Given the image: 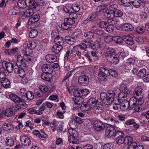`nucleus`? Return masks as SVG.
Segmentation results:
<instances>
[{
	"label": "nucleus",
	"instance_id": "1",
	"mask_svg": "<svg viewBox=\"0 0 149 149\" xmlns=\"http://www.w3.org/2000/svg\"><path fill=\"white\" fill-rule=\"evenodd\" d=\"M68 132L70 134V135L68 136L69 142L73 144L79 143V140L76 138L78 135L77 132L72 127L68 129Z\"/></svg>",
	"mask_w": 149,
	"mask_h": 149
},
{
	"label": "nucleus",
	"instance_id": "2",
	"mask_svg": "<svg viewBox=\"0 0 149 149\" xmlns=\"http://www.w3.org/2000/svg\"><path fill=\"white\" fill-rule=\"evenodd\" d=\"M100 96L101 100L105 104L110 105L114 101V100L108 95L107 93L102 92L100 94Z\"/></svg>",
	"mask_w": 149,
	"mask_h": 149
},
{
	"label": "nucleus",
	"instance_id": "3",
	"mask_svg": "<svg viewBox=\"0 0 149 149\" xmlns=\"http://www.w3.org/2000/svg\"><path fill=\"white\" fill-rule=\"evenodd\" d=\"M115 139L116 143L118 144H121L124 143L125 141L124 135L121 131H117L115 134Z\"/></svg>",
	"mask_w": 149,
	"mask_h": 149
},
{
	"label": "nucleus",
	"instance_id": "4",
	"mask_svg": "<svg viewBox=\"0 0 149 149\" xmlns=\"http://www.w3.org/2000/svg\"><path fill=\"white\" fill-rule=\"evenodd\" d=\"M74 20L71 18H65L64 19V23L61 24V26L63 29L67 30L70 29L72 25L74 23Z\"/></svg>",
	"mask_w": 149,
	"mask_h": 149
},
{
	"label": "nucleus",
	"instance_id": "5",
	"mask_svg": "<svg viewBox=\"0 0 149 149\" xmlns=\"http://www.w3.org/2000/svg\"><path fill=\"white\" fill-rule=\"evenodd\" d=\"M93 126L94 129L97 131H101L104 128V125L103 123L98 120H93Z\"/></svg>",
	"mask_w": 149,
	"mask_h": 149
},
{
	"label": "nucleus",
	"instance_id": "6",
	"mask_svg": "<svg viewBox=\"0 0 149 149\" xmlns=\"http://www.w3.org/2000/svg\"><path fill=\"white\" fill-rule=\"evenodd\" d=\"M116 132V130L113 127H109L106 128L105 131V135L108 138H110L114 136L115 137Z\"/></svg>",
	"mask_w": 149,
	"mask_h": 149
},
{
	"label": "nucleus",
	"instance_id": "7",
	"mask_svg": "<svg viewBox=\"0 0 149 149\" xmlns=\"http://www.w3.org/2000/svg\"><path fill=\"white\" fill-rule=\"evenodd\" d=\"M78 81L82 86H85L89 83V79L88 76L83 75L79 77Z\"/></svg>",
	"mask_w": 149,
	"mask_h": 149
},
{
	"label": "nucleus",
	"instance_id": "8",
	"mask_svg": "<svg viewBox=\"0 0 149 149\" xmlns=\"http://www.w3.org/2000/svg\"><path fill=\"white\" fill-rule=\"evenodd\" d=\"M16 63L17 65L21 67L22 68H25L26 66V61L24 59L23 57L20 55H18L17 56Z\"/></svg>",
	"mask_w": 149,
	"mask_h": 149
},
{
	"label": "nucleus",
	"instance_id": "9",
	"mask_svg": "<svg viewBox=\"0 0 149 149\" xmlns=\"http://www.w3.org/2000/svg\"><path fill=\"white\" fill-rule=\"evenodd\" d=\"M2 65L3 68H5L7 71L9 73H11L13 70L14 65L13 63L5 61L2 62Z\"/></svg>",
	"mask_w": 149,
	"mask_h": 149
},
{
	"label": "nucleus",
	"instance_id": "10",
	"mask_svg": "<svg viewBox=\"0 0 149 149\" xmlns=\"http://www.w3.org/2000/svg\"><path fill=\"white\" fill-rule=\"evenodd\" d=\"M20 139L22 144L26 146H29L31 144L29 138L25 135H22L20 137Z\"/></svg>",
	"mask_w": 149,
	"mask_h": 149
},
{
	"label": "nucleus",
	"instance_id": "11",
	"mask_svg": "<svg viewBox=\"0 0 149 149\" xmlns=\"http://www.w3.org/2000/svg\"><path fill=\"white\" fill-rule=\"evenodd\" d=\"M96 99L94 98H92L89 99L87 102V104L85 105V107L89 110L95 106L96 102Z\"/></svg>",
	"mask_w": 149,
	"mask_h": 149
},
{
	"label": "nucleus",
	"instance_id": "12",
	"mask_svg": "<svg viewBox=\"0 0 149 149\" xmlns=\"http://www.w3.org/2000/svg\"><path fill=\"white\" fill-rule=\"evenodd\" d=\"M123 40L127 44L132 45L134 44V41L131 35L124 36H123Z\"/></svg>",
	"mask_w": 149,
	"mask_h": 149
},
{
	"label": "nucleus",
	"instance_id": "13",
	"mask_svg": "<svg viewBox=\"0 0 149 149\" xmlns=\"http://www.w3.org/2000/svg\"><path fill=\"white\" fill-rule=\"evenodd\" d=\"M16 107L12 106L11 108L6 109L5 111V115L8 117H10L14 115L16 110Z\"/></svg>",
	"mask_w": 149,
	"mask_h": 149
},
{
	"label": "nucleus",
	"instance_id": "14",
	"mask_svg": "<svg viewBox=\"0 0 149 149\" xmlns=\"http://www.w3.org/2000/svg\"><path fill=\"white\" fill-rule=\"evenodd\" d=\"M42 70L44 72L52 73L53 72L52 65L44 64L42 67Z\"/></svg>",
	"mask_w": 149,
	"mask_h": 149
},
{
	"label": "nucleus",
	"instance_id": "15",
	"mask_svg": "<svg viewBox=\"0 0 149 149\" xmlns=\"http://www.w3.org/2000/svg\"><path fill=\"white\" fill-rule=\"evenodd\" d=\"M46 61L49 63H53L57 60V57L53 54H48L45 57Z\"/></svg>",
	"mask_w": 149,
	"mask_h": 149
},
{
	"label": "nucleus",
	"instance_id": "16",
	"mask_svg": "<svg viewBox=\"0 0 149 149\" xmlns=\"http://www.w3.org/2000/svg\"><path fill=\"white\" fill-rule=\"evenodd\" d=\"M107 60L112 63L114 64H117L119 62L118 58L117 56L115 54L111 55L107 57Z\"/></svg>",
	"mask_w": 149,
	"mask_h": 149
},
{
	"label": "nucleus",
	"instance_id": "17",
	"mask_svg": "<svg viewBox=\"0 0 149 149\" xmlns=\"http://www.w3.org/2000/svg\"><path fill=\"white\" fill-rule=\"evenodd\" d=\"M121 28L123 30L126 31H131L134 29V27L132 25L128 23L123 24L122 25Z\"/></svg>",
	"mask_w": 149,
	"mask_h": 149
},
{
	"label": "nucleus",
	"instance_id": "18",
	"mask_svg": "<svg viewBox=\"0 0 149 149\" xmlns=\"http://www.w3.org/2000/svg\"><path fill=\"white\" fill-rule=\"evenodd\" d=\"M103 118L107 124L112 126L115 125V120L111 117L105 116Z\"/></svg>",
	"mask_w": 149,
	"mask_h": 149
},
{
	"label": "nucleus",
	"instance_id": "19",
	"mask_svg": "<svg viewBox=\"0 0 149 149\" xmlns=\"http://www.w3.org/2000/svg\"><path fill=\"white\" fill-rule=\"evenodd\" d=\"M40 17L39 15H35L30 17L28 21V24L31 25L39 20Z\"/></svg>",
	"mask_w": 149,
	"mask_h": 149
},
{
	"label": "nucleus",
	"instance_id": "20",
	"mask_svg": "<svg viewBox=\"0 0 149 149\" xmlns=\"http://www.w3.org/2000/svg\"><path fill=\"white\" fill-rule=\"evenodd\" d=\"M130 110L134 109V107L137 104V101L135 97H132L129 101Z\"/></svg>",
	"mask_w": 149,
	"mask_h": 149
},
{
	"label": "nucleus",
	"instance_id": "21",
	"mask_svg": "<svg viewBox=\"0 0 149 149\" xmlns=\"http://www.w3.org/2000/svg\"><path fill=\"white\" fill-rule=\"evenodd\" d=\"M62 48L63 47L61 44H57L53 46L52 50L54 53L57 54L59 53Z\"/></svg>",
	"mask_w": 149,
	"mask_h": 149
},
{
	"label": "nucleus",
	"instance_id": "22",
	"mask_svg": "<svg viewBox=\"0 0 149 149\" xmlns=\"http://www.w3.org/2000/svg\"><path fill=\"white\" fill-rule=\"evenodd\" d=\"M125 123L127 125H132L133 127L136 129L139 127V125L136 123L134 119H130L126 121Z\"/></svg>",
	"mask_w": 149,
	"mask_h": 149
},
{
	"label": "nucleus",
	"instance_id": "23",
	"mask_svg": "<svg viewBox=\"0 0 149 149\" xmlns=\"http://www.w3.org/2000/svg\"><path fill=\"white\" fill-rule=\"evenodd\" d=\"M120 108L123 110L128 109L130 110L129 101L126 100L123 101L120 103Z\"/></svg>",
	"mask_w": 149,
	"mask_h": 149
},
{
	"label": "nucleus",
	"instance_id": "24",
	"mask_svg": "<svg viewBox=\"0 0 149 149\" xmlns=\"http://www.w3.org/2000/svg\"><path fill=\"white\" fill-rule=\"evenodd\" d=\"M10 99L15 103H19L20 97L14 94L11 93L9 95Z\"/></svg>",
	"mask_w": 149,
	"mask_h": 149
},
{
	"label": "nucleus",
	"instance_id": "25",
	"mask_svg": "<svg viewBox=\"0 0 149 149\" xmlns=\"http://www.w3.org/2000/svg\"><path fill=\"white\" fill-rule=\"evenodd\" d=\"M41 77L42 79L44 80L50 81L52 77V73L44 72L41 75Z\"/></svg>",
	"mask_w": 149,
	"mask_h": 149
},
{
	"label": "nucleus",
	"instance_id": "26",
	"mask_svg": "<svg viewBox=\"0 0 149 149\" xmlns=\"http://www.w3.org/2000/svg\"><path fill=\"white\" fill-rule=\"evenodd\" d=\"M2 127L3 130L5 131L10 132V131H13L14 130V127L11 124L5 123L2 125Z\"/></svg>",
	"mask_w": 149,
	"mask_h": 149
},
{
	"label": "nucleus",
	"instance_id": "27",
	"mask_svg": "<svg viewBox=\"0 0 149 149\" xmlns=\"http://www.w3.org/2000/svg\"><path fill=\"white\" fill-rule=\"evenodd\" d=\"M19 9L16 7L11 8L8 12V14L10 15H14L17 14V12L19 11Z\"/></svg>",
	"mask_w": 149,
	"mask_h": 149
},
{
	"label": "nucleus",
	"instance_id": "28",
	"mask_svg": "<svg viewBox=\"0 0 149 149\" xmlns=\"http://www.w3.org/2000/svg\"><path fill=\"white\" fill-rule=\"evenodd\" d=\"M14 141L13 139L11 137H8L6 138L5 141L6 146L10 147L13 146L14 144Z\"/></svg>",
	"mask_w": 149,
	"mask_h": 149
},
{
	"label": "nucleus",
	"instance_id": "29",
	"mask_svg": "<svg viewBox=\"0 0 149 149\" xmlns=\"http://www.w3.org/2000/svg\"><path fill=\"white\" fill-rule=\"evenodd\" d=\"M104 16L109 20L112 19L114 17V13H111L107 10L104 13Z\"/></svg>",
	"mask_w": 149,
	"mask_h": 149
},
{
	"label": "nucleus",
	"instance_id": "30",
	"mask_svg": "<svg viewBox=\"0 0 149 149\" xmlns=\"http://www.w3.org/2000/svg\"><path fill=\"white\" fill-rule=\"evenodd\" d=\"M65 40L67 43L71 45H74L75 42V39L70 36H66L65 38Z\"/></svg>",
	"mask_w": 149,
	"mask_h": 149
},
{
	"label": "nucleus",
	"instance_id": "31",
	"mask_svg": "<svg viewBox=\"0 0 149 149\" xmlns=\"http://www.w3.org/2000/svg\"><path fill=\"white\" fill-rule=\"evenodd\" d=\"M100 71L103 76L107 77L110 75V70H109L105 68H100Z\"/></svg>",
	"mask_w": 149,
	"mask_h": 149
},
{
	"label": "nucleus",
	"instance_id": "32",
	"mask_svg": "<svg viewBox=\"0 0 149 149\" xmlns=\"http://www.w3.org/2000/svg\"><path fill=\"white\" fill-rule=\"evenodd\" d=\"M83 122V120L81 118L78 117H76L74 119V121H72V122L70 123V126L71 128V127L73 129L74 128H75L76 127H73V122H74V123H75V122H76V123H79V124H81V123L82 122Z\"/></svg>",
	"mask_w": 149,
	"mask_h": 149
},
{
	"label": "nucleus",
	"instance_id": "33",
	"mask_svg": "<svg viewBox=\"0 0 149 149\" xmlns=\"http://www.w3.org/2000/svg\"><path fill=\"white\" fill-rule=\"evenodd\" d=\"M113 41L117 44H121L122 43L123 39L118 36H115L113 37Z\"/></svg>",
	"mask_w": 149,
	"mask_h": 149
},
{
	"label": "nucleus",
	"instance_id": "34",
	"mask_svg": "<svg viewBox=\"0 0 149 149\" xmlns=\"http://www.w3.org/2000/svg\"><path fill=\"white\" fill-rule=\"evenodd\" d=\"M54 41L56 44H63L64 42V39L62 37L57 35L54 39Z\"/></svg>",
	"mask_w": 149,
	"mask_h": 149
},
{
	"label": "nucleus",
	"instance_id": "35",
	"mask_svg": "<svg viewBox=\"0 0 149 149\" xmlns=\"http://www.w3.org/2000/svg\"><path fill=\"white\" fill-rule=\"evenodd\" d=\"M122 90L123 92L125 94H131L132 91L128 88L127 86L123 85L122 86Z\"/></svg>",
	"mask_w": 149,
	"mask_h": 149
},
{
	"label": "nucleus",
	"instance_id": "36",
	"mask_svg": "<svg viewBox=\"0 0 149 149\" xmlns=\"http://www.w3.org/2000/svg\"><path fill=\"white\" fill-rule=\"evenodd\" d=\"M27 1L23 0H19L18 1L17 5L18 6L21 8H24L26 7Z\"/></svg>",
	"mask_w": 149,
	"mask_h": 149
},
{
	"label": "nucleus",
	"instance_id": "37",
	"mask_svg": "<svg viewBox=\"0 0 149 149\" xmlns=\"http://www.w3.org/2000/svg\"><path fill=\"white\" fill-rule=\"evenodd\" d=\"M142 89L141 87H138L136 88L133 92V94L138 96L142 95Z\"/></svg>",
	"mask_w": 149,
	"mask_h": 149
},
{
	"label": "nucleus",
	"instance_id": "38",
	"mask_svg": "<svg viewBox=\"0 0 149 149\" xmlns=\"http://www.w3.org/2000/svg\"><path fill=\"white\" fill-rule=\"evenodd\" d=\"M0 83H1L3 87L5 88L9 87L10 86V81L6 78L2 81H1Z\"/></svg>",
	"mask_w": 149,
	"mask_h": 149
},
{
	"label": "nucleus",
	"instance_id": "39",
	"mask_svg": "<svg viewBox=\"0 0 149 149\" xmlns=\"http://www.w3.org/2000/svg\"><path fill=\"white\" fill-rule=\"evenodd\" d=\"M24 55H30L33 53L32 50L28 47L24 48L22 49Z\"/></svg>",
	"mask_w": 149,
	"mask_h": 149
},
{
	"label": "nucleus",
	"instance_id": "40",
	"mask_svg": "<svg viewBox=\"0 0 149 149\" xmlns=\"http://www.w3.org/2000/svg\"><path fill=\"white\" fill-rule=\"evenodd\" d=\"M125 141H124V145L125 146L127 145H129L131 143L134 142L133 141V138L130 136H127L125 138Z\"/></svg>",
	"mask_w": 149,
	"mask_h": 149
},
{
	"label": "nucleus",
	"instance_id": "41",
	"mask_svg": "<svg viewBox=\"0 0 149 149\" xmlns=\"http://www.w3.org/2000/svg\"><path fill=\"white\" fill-rule=\"evenodd\" d=\"M38 33V32L36 29H33L30 31L29 36L31 38H34L37 36Z\"/></svg>",
	"mask_w": 149,
	"mask_h": 149
},
{
	"label": "nucleus",
	"instance_id": "42",
	"mask_svg": "<svg viewBox=\"0 0 149 149\" xmlns=\"http://www.w3.org/2000/svg\"><path fill=\"white\" fill-rule=\"evenodd\" d=\"M115 50L111 48H108L107 49L106 52L105 53V55L107 57L109 56H111V55H114Z\"/></svg>",
	"mask_w": 149,
	"mask_h": 149
},
{
	"label": "nucleus",
	"instance_id": "43",
	"mask_svg": "<svg viewBox=\"0 0 149 149\" xmlns=\"http://www.w3.org/2000/svg\"><path fill=\"white\" fill-rule=\"evenodd\" d=\"M146 73V70L145 69H140L136 75L139 78H141L143 77L145 75Z\"/></svg>",
	"mask_w": 149,
	"mask_h": 149
},
{
	"label": "nucleus",
	"instance_id": "44",
	"mask_svg": "<svg viewBox=\"0 0 149 149\" xmlns=\"http://www.w3.org/2000/svg\"><path fill=\"white\" fill-rule=\"evenodd\" d=\"M118 6L116 4H113L110 6L109 9H107L108 10L113 13H115L116 11L118 9Z\"/></svg>",
	"mask_w": 149,
	"mask_h": 149
},
{
	"label": "nucleus",
	"instance_id": "45",
	"mask_svg": "<svg viewBox=\"0 0 149 149\" xmlns=\"http://www.w3.org/2000/svg\"><path fill=\"white\" fill-rule=\"evenodd\" d=\"M131 2L133 6L136 8H139L141 6V0H134V1H132Z\"/></svg>",
	"mask_w": 149,
	"mask_h": 149
},
{
	"label": "nucleus",
	"instance_id": "46",
	"mask_svg": "<svg viewBox=\"0 0 149 149\" xmlns=\"http://www.w3.org/2000/svg\"><path fill=\"white\" fill-rule=\"evenodd\" d=\"M33 14V11L31 9H27L24 12V16H26V17L32 16Z\"/></svg>",
	"mask_w": 149,
	"mask_h": 149
},
{
	"label": "nucleus",
	"instance_id": "47",
	"mask_svg": "<svg viewBox=\"0 0 149 149\" xmlns=\"http://www.w3.org/2000/svg\"><path fill=\"white\" fill-rule=\"evenodd\" d=\"M80 98L79 97H77L76 98H75L74 100V101L75 102V104H74V108L76 107H78L79 105H80L83 102L79 100Z\"/></svg>",
	"mask_w": 149,
	"mask_h": 149
},
{
	"label": "nucleus",
	"instance_id": "48",
	"mask_svg": "<svg viewBox=\"0 0 149 149\" xmlns=\"http://www.w3.org/2000/svg\"><path fill=\"white\" fill-rule=\"evenodd\" d=\"M108 23L106 21H102L98 23V25L100 28H105L108 26Z\"/></svg>",
	"mask_w": 149,
	"mask_h": 149
},
{
	"label": "nucleus",
	"instance_id": "49",
	"mask_svg": "<svg viewBox=\"0 0 149 149\" xmlns=\"http://www.w3.org/2000/svg\"><path fill=\"white\" fill-rule=\"evenodd\" d=\"M93 33L91 31L87 32L84 34V36L88 39H92L93 38Z\"/></svg>",
	"mask_w": 149,
	"mask_h": 149
},
{
	"label": "nucleus",
	"instance_id": "50",
	"mask_svg": "<svg viewBox=\"0 0 149 149\" xmlns=\"http://www.w3.org/2000/svg\"><path fill=\"white\" fill-rule=\"evenodd\" d=\"M124 15L123 13L121 10L117 9L114 13V17H123Z\"/></svg>",
	"mask_w": 149,
	"mask_h": 149
},
{
	"label": "nucleus",
	"instance_id": "51",
	"mask_svg": "<svg viewBox=\"0 0 149 149\" xmlns=\"http://www.w3.org/2000/svg\"><path fill=\"white\" fill-rule=\"evenodd\" d=\"M116 94L115 92H114L113 90L110 89L107 92V95L109 96H110L114 100L115 99V96Z\"/></svg>",
	"mask_w": 149,
	"mask_h": 149
},
{
	"label": "nucleus",
	"instance_id": "52",
	"mask_svg": "<svg viewBox=\"0 0 149 149\" xmlns=\"http://www.w3.org/2000/svg\"><path fill=\"white\" fill-rule=\"evenodd\" d=\"M26 95L28 100H32L33 99L34 97L33 93L30 91L27 92L26 93Z\"/></svg>",
	"mask_w": 149,
	"mask_h": 149
},
{
	"label": "nucleus",
	"instance_id": "53",
	"mask_svg": "<svg viewBox=\"0 0 149 149\" xmlns=\"http://www.w3.org/2000/svg\"><path fill=\"white\" fill-rule=\"evenodd\" d=\"M95 105V107L102 110H103L104 109L102 105V102H99L98 101H96Z\"/></svg>",
	"mask_w": 149,
	"mask_h": 149
},
{
	"label": "nucleus",
	"instance_id": "54",
	"mask_svg": "<svg viewBox=\"0 0 149 149\" xmlns=\"http://www.w3.org/2000/svg\"><path fill=\"white\" fill-rule=\"evenodd\" d=\"M17 107H18L17 110H23L26 107V103L24 102V103L19 104L17 105Z\"/></svg>",
	"mask_w": 149,
	"mask_h": 149
},
{
	"label": "nucleus",
	"instance_id": "55",
	"mask_svg": "<svg viewBox=\"0 0 149 149\" xmlns=\"http://www.w3.org/2000/svg\"><path fill=\"white\" fill-rule=\"evenodd\" d=\"M128 145L127 149H135L137 146L136 143L134 142Z\"/></svg>",
	"mask_w": 149,
	"mask_h": 149
},
{
	"label": "nucleus",
	"instance_id": "56",
	"mask_svg": "<svg viewBox=\"0 0 149 149\" xmlns=\"http://www.w3.org/2000/svg\"><path fill=\"white\" fill-rule=\"evenodd\" d=\"M31 5H29V7H30L31 8L36 9L39 7L36 0L35 1H32V2Z\"/></svg>",
	"mask_w": 149,
	"mask_h": 149
},
{
	"label": "nucleus",
	"instance_id": "57",
	"mask_svg": "<svg viewBox=\"0 0 149 149\" xmlns=\"http://www.w3.org/2000/svg\"><path fill=\"white\" fill-rule=\"evenodd\" d=\"M39 89L42 91L43 92H46L49 90L48 87L44 85L40 86Z\"/></svg>",
	"mask_w": 149,
	"mask_h": 149
},
{
	"label": "nucleus",
	"instance_id": "58",
	"mask_svg": "<svg viewBox=\"0 0 149 149\" xmlns=\"http://www.w3.org/2000/svg\"><path fill=\"white\" fill-rule=\"evenodd\" d=\"M113 146L111 143H108L104 145L102 147V149H113Z\"/></svg>",
	"mask_w": 149,
	"mask_h": 149
},
{
	"label": "nucleus",
	"instance_id": "59",
	"mask_svg": "<svg viewBox=\"0 0 149 149\" xmlns=\"http://www.w3.org/2000/svg\"><path fill=\"white\" fill-rule=\"evenodd\" d=\"M113 28L114 26L113 25L111 24L108 25V26L106 28V30L108 32H111L113 31Z\"/></svg>",
	"mask_w": 149,
	"mask_h": 149
},
{
	"label": "nucleus",
	"instance_id": "60",
	"mask_svg": "<svg viewBox=\"0 0 149 149\" xmlns=\"http://www.w3.org/2000/svg\"><path fill=\"white\" fill-rule=\"evenodd\" d=\"M136 32L139 33H143L144 32L145 30L143 26H139L136 28Z\"/></svg>",
	"mask_w": 149,
	"mask_h": 149
},
{
	"label": "nucleus",
	"instance_id": "61",
	"mask_svg": "<svg viewBox=\"0 0 149 149\" xmlns=\"http://www.w3.org/2000/svg\"><path fill=\"white\" fill-rule=\"evenodd\" d=\"M80 90L81 96L83 95H86L89 93V91L87 89H81Z\"/></svg>",
	"mask_w": 149,
	"mask_h": 149
},
{
	"label": "nucleus",
	"instance_id": "62",
	"mask_svg": "<svg viewBox=\"0 0 149 149\" xmlns=\"http://www.w3.org/2000/svg\"><path fill=\"white\" fill-rule=\"evenodd\" d=\"M74 96L77 97H79L80 96H81L80 90L79 91L77 90H75L73 92Z\"/></svg>",
	"mask_w": 149,
	"mask_h": 149
},
{
	"label": "nucleus",
	"instance_id": "63",
	"mask_svg": "<svg viewBox=\"0 0 149 149\" xmlns=\"http://www.w3.org/2000/svg\"><path fill=\"white\" fill-rule=\"evenodd\" d=\"M141 106L138 104L136 105L134 107V110L136 112H139L141 110Z\"/></svg>",
	"mask_w": 149,
	"mask_h": 149
},
{
	"label": "nucleus",
	"instance_id": "64",
	"mask_svg": "<svg viewBox=\"0 0 149 149\" xmlns=\"http://www.w3.org/2000/svg\"><path fill=\"white\" fill-rule=\"evenodd\" d=\"M135 41L139 44H142L144 42L143 38L140 37H136Z\"/></svg>",
	"mask_w": 149,
	"mask_h": 149
}]
</instances>
